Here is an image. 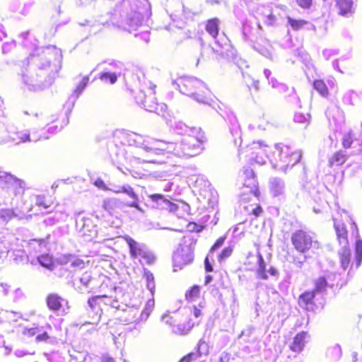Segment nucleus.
Masks as SVG:
<instances>
[{"instance_id":"680f3d73","label":"nucleus","mask_w":362,"mask_h":362,"mask_svg":"<svg viewBox=\"0 0 362 362\" xmlns=\"http://www.w3.org/2000/svg\"><path fill=\"white\" fill-rule=\"evenodd\" d=\"M265 74H266V75H267V77H268V76H269V75L270 74V71H268V70H266V71H265Z\"/></svg>"},{"instance_id":"39448f33","label":"nucleus","mask_w":362,"mask_h":362,"mask_svg":"<svg viewBox=\"0 0 362 362\" xmlns=\"http://www.w3.org/2000/svg\"><path fill=\"white\" fill-rule=\"evenodd\" d=\"M28 189L25 180L9 173L0 175V189L6 191L12 199H21Z\"/></svg>"},{"instance_id":"a18cd8bd","label":"nucleus","mask_w":362,"mask_h":362,"mask_svg":"<svg viewBox=\"0 0 362 362\" xmlns=\"http://www.w3.org/2000/svg\"><path fill=\"white\" fill-rule=\"evenodd\" d=\"M93 185L95 187H97L98 188H100V189H102L103 190L107 189V187L106 184L105 183V182L101 178L96 179L94 181Z\"/></svg>"},{"instance_id":"f8f14e48","label":"nucleus","mask_w":362,"mask_h":362,"mask_svg":"<svg viewBox=\"0 0 362 362\" xmlns=\"http://www.w3.org/2000/svg\"><path fill=\"white\" fill-rule=\"evenodd\" d=\"M333 221L339 245L341 246L349 245L348 230L345 223L337 218H334Z\"/></svg>"},{"instance_id":"a19ab883","label":"nucleus","mask_w":362,"mask_h":362,"mask_svg":"<svg viewBox=\"0 0 362 362\" xmlns=\"http://www.w3.org/2000/svg\"><path fill=\"white\" fill-rule=\"evenodd\" d=\"M198 357V354L197 353H189L187 355L184 356L179 362H192L195 361Z\"/></svg>"},{"instance_id":"f3484780","label":"nucleus","mask_w":362,"mask_h":362,"mask_svg":"<svg viewBox=\"0 0 362 362\" xmlns=\"http://www.w3.org/2000/svg\"><path fill=\"white\" fill-rule=\"evenodd\" d=\"M54 202L55 198L54 194L49 192L39 194L36 197V205L43 209L50 208L54 205Z\"/></svg>"},{"instance_id":"c756f323","label":"nucleus","mask_w":362,"mask_h":362,"mask_svg":"<svg viewBox=\"0 0 362 362\" xmlns=\"http://www.w3.org/2000/svg\"><path fill=\"white\" fill-rule=\"evenodd\" d=\"M12 218V213L8 209L0 211V228L5 226Z\"/></svg>"},{"instance_id":"9b49d317","label":"nucleus","mask_w":362,"mask_h":362,"mask_svg":"<svg viewBox=\"0 0 362 362\" xmlns=\"http://www.w3.org/2000/svg\"><path fill=\"white\" fill-rule=\"evenodd\" d=\"M244 179L243 185L251 189L250 192L255 197H259L260 192L257 187V182L255 179L254 171L250 168H244L242 171Z\"/></svg>"},{"instance_id":"3c124183","label":"nucleus","mask_w":362,"mask_h":362,"mask_svg":"<svg viewBox=\"0 0 362 362\" xmlns=\"http://www.w3.org/2000/svg\"><path fill=\"white\" fill-rule=\"evenodd\" d=\"M230 360V354L228 353H223L219 357L218 361L214 362H228Z\"/></svg>"},{"instance_id":"aec40b11","label":"nucleus","mask_w":362,"mask_h":362,"mask_svg":"<svg viewBox=\"0 0 362 362\" xmlns=\"http://www.w3.org/2000/svg\"><path fill=\"white\" fill-rule=\"evenodd\" d=\"M205 29L213 37L216 38L219 33V21L217 18L209 19L206 22Z\"/></svg>"},{"instance_id":"58836bf2","label":"nucleus","mask_w":362,"mask_h":362,"mask_svg":"<svg viewBox=\"0 0 362 362\" xmlns=\"http://www.w3.org/2000/svg\"><path fill=\"white\" fill-rule=\"evenodd\" d=\"M187 228L190 232L199 233L204 229V226L199 225L194 222H190L188 223Z\"/></svg>"},{"instance_id":"8fccbe9b","label":"nucleus","mask_w":362,"mask_h":362,"mask_svg":"<svg viewBox=\"0 0 362 362\" xmlns=\"http://www.w3.org/2000/svg\"><path fill=\"white\" fill-rule=\"evenodd\" d=\"M263 212V209L262 206L259 204H257L255 208L252 210V214L255 216L258 217Z\"/></svg>"},{"instance_id":"1a4fd4ad","label":"nucleus","mask_w":362,"mask_h":362,"mask_svg":"<svg viewBox=\"0 0 362 362\" xmlns=\"http://www.w3.org/2000/svg\"><path fill=\"white\" fill-rule=\"evenodd\" d=\"M315 296V291L306 290L299 295L298 305L307 312L314 311L317 308Z\"/></svg>"},{"instance_id":"6e6552de","label":"nucleus","mask_w":362,"mask_h":362,"mask_svg":"<svg viewBox=\"0 0 362 362\" xmlns=\"http://www.w3.org/2000/svg\"><path fill=\"white\" fill-rule=\"evenodd\" d=\"M266 147H267V145L264 141H253L246 146L244 153L246 156L249 157V160L252 163H258L259 164H264L265 160L262 157L258 160L257 155L262 154L264 148Z\"/></svg>"},{"instance_id":"a211bd4d","label":"nucleus","mask_w":362,"mask_h":362,"mask_svg":"<svg viewBox=\"0 0 362 362\" xmlns=\"http://www.w3.org/2000/svg\"><path fill=\"white\" fill-rule=\"evenodd\" d=\"M339 258L341 268L344 270L347 269L351 260V252L349 245L342 246L341 250L339 252Z\"/></svg>"},{"instance_id":"2f4dec72","label":"nucleus","mask_w":362,"mask_h":362,"mask_svg":"<svg viewBox=\"0 0 362 362\" xmlns=\"http://www.w3.org/2000/svg\"><path fill=\"white\" fill-rule=\"evenodd\" d=\"M139 257H141L147 264H152L155 261L154 255L146 250H142Z\"/></svg>"},{"instance_id":"c85d7f7f","label":"nucleus","mask_w":362,"mask_h":362,"mask_svg":"<svg viewBox=\"0 0 362 362\" xmlns=\"http://www.w3.org/2000/svg\"><path fill=\"white\" fill-rule=\"evenodd\" d=\"M233 250L234 246L233 245L224 247L217 257L218 262H221L228 258L232 255Z\"/></svg>"},{"instance_id":"37998d69","label":"nucleus","mask_w":362,"mask_h":362,"mask_svg":"<svg viewBox=\"0 0 362 362\" xmlns=\"http://www.w3.org/2000/svg\"><path fill=\"white\" fill-rule=\"evenodd\" d=\"M135 101L138 104H141L146 107V100H145V95L141 91H139L136 93V95L134 96Z\"/></svg>"},{"instance_id":"6e6d98bb","label":"nucleus","mask_w":362,"mask_h":362,"mask_svg":"<svg viewBox=\"0 0 362 362\" xmlns=\"http://www.w3.org/2000/svg\"><path fill=\"white\" fill-rule=\"evenodd\" d=\"M144 276L148 281H153V276L150 272H145Z\"/></svg>"},{"instance_id":"0eeeda50","label":"nucleus","mask_w":362,"mask_h":362,"mask_svg":"<svg viewBox=\"0 0 362 362\" xmlns=\"http://www.w3.org/2000/svg\"><path fill=\"white\" fill-rule=\"evenodd\" d=\"M193 260V250L189 246L187 247L186 250L184 247L178 248L173 255V265L179 269L191 264Z\"/></svg>"},{"instance_id":"ddd939ff","label":"nucleus","mask_w":362,"mask_h":362,"mask_svg":"<svg viewBox=\"0 0 362 362\" xmlns=\"http://www.w3.org/2000/svg\"><path fill=\"white\" fill-rule=\"evenodd\" d=\"M45 303L49 310L58 312L63 308V304L67 302L58 293H51L46 296Z\"/></svg>"},{"instance_id":"423d86ee","label":"nucleus","mask_w":362,"mask_h":362,"mask_svg":"<svg viewBox=\"0 0 362 362\" xmlns=\"http://www.w3.org/2000/svg\"><path fill=\"white\" fill-rule=\"evenodd\" d=\"M99 219L93 214L86 215L82 218L79 231L81 235L91 241L96 238L99 233Z\"/></svg>"},{"instance_id":"e2e57ef3","label":"nucleus","mask_w":362,"mask_h":362,"mask_svg":"<svg viewBox=\"0 0 362 362\" xmlns=\"http://www.w3.org/2000/svg\"><path fill=\"white\" fill-rule=\"evenodd\" d=\"M4 250L2 249H0V257L1 256V255L4 253Z\"/></svg>"},{"instance_id":"4d7b16f0","label":"nucleus","mask_w":362,"mask_h":362,"mask_svg":"<svg viewBox=\"0 0 362 362\" xmlns=\"http://www.w3.org/2000/svg\"><path fill=\"white\" fill-rule=\"evenodd\" d=\"M268 272L272 276H277L279 274L277 269H275L274 267H270Z\"/></svg>"},{"instance_id":"2eb2a0df","label":"nucleus","mask_w":362,"mask_h":362,"mask_svg":"<svg viewBox=\"0 0 362 362\" xmlns=\"http://www.w3.org/2000/svg\"><path fill=\"white\" fill-rule=\"evenodd\" d=\"M336 7L339 15L348 16L354 13V1L352 0H336Z\"/></svg>"},{"instance_id":"4be33fe9","label":"nucleus","mask_w":362,"mask_h":362,"mask_svg":"<svg viewBox=\"0 0 362 362\" xmlns=\"http://www.w3.org/2000/svg\"><path fill=\"white\" fill-rule=\"evenodd\" d=\"M200 286L198 285H193L186 291L185 297L188 302H193L197 300L200 297Z\"/></svg>"},{"instance_id":"dca6fc26","label":"nucleus","mask_w":362,"mask_h":362,"mask_svg":"<svg viewBox=\"0 0 362 362\" xmlns=\"http://www.w3.org/2000/svg\"><path fill=\"white\" fill-rule=\"evenodd\" d=\"M114 192L116 194L124 193L127 194L129 197L134 199V202L128 204L127 206L135 209H139L138 196L135 193L133 187H131L130 185H123L120 187L118 189L115 190Z\"/></svg>"},{"instance_id":"c03bdc74","label":"nucleus","mask_w":362,"mask_h":362,"mask_svg":"<svg viewBox=\"0 0 362 362\" xmlns=\"http://www.w3.org/2000/svg\"><path fill=\"white\" fill-rule=\"evenodd\" d=\"M47 238H40V239H32L28 241L29 245H33L34 243H37L40 246H46Z\"/></svg>"},{"instance_id":"72a5a7b5","label":"nucleus","mask_w":362,"mask_h":362,"mask_svg":"<svg viewBox=\"0 0 362 362\" xmlns=\"http://www.w3.org/2000/svg\"><path fill=\"white\" fill-rule=\"evenodd\" d=\"M294 121L296 123L302 124L303 126L306 127L308 124V119L306 117H305L301 112H297L294 115Z\"/></svg>"},{"instance_id":"e433bc0d","label":"nucleus","mask_w":362,"mask_h":362,"mask_svg":"<svg viewBox=\"0 0 362 362\" xmlns=\"http://www.w3.org/2000/svg\"><path fill=\"white\" fill-rule=\"evenodd\" d=\"M15 139L17 142L25 143L30 141V135L26 132H17Z\"/></svg>"},{"instance_id":"4468645a","label":"nucleus","mask_w":362,"mask_h":362,"mask_svg":"<svg viewBox=\"0 0 362 362\" xmlns=\"http://www.w3.org/2000/svg\"><path fill=\"white\" fill-rule=\"evenodd\" d=\"M348 158V154H346L342 150H338L328 158V166L329 168L341 166L346 162Z\"/></svg>"},{"instance_id":"bf43d9fd","label":"nucleus","mask_w":362,"mask_h":362,"mask_svg":"<svg viewBox=\"0 0 362 362\" xmlns=\"http://www.w3.org/2000/svg\"><path fill=\"white\" fill-rule=\"evenodd\" d=\"M212 279V277L209 275L206 276V280H205V283L206 284H208L209 282H210Z\"/></svg>"},{"instance_id":"09e8293b","label":"nucleus","mask_w":362,"mask_h":362,"mask_svg":"<svg viewBox=\"0 0 362 362\" xmlns=\"http://www.w3.org/2000/svg\"><path fill=\"white\" fill-rule=\"evenodd\" d=\"M100 362H116L115 358L111 356L108 354H105L101 356Z\"/></svg>"},{"instance_id":"603ef678","label":"nucleus","mask_w":362,"mask_h":362,"mask_svg":"<svg viewBox=\"0 0 362 362\" xmlns=\"http://www.w3.org/2000/svg\"><path fill=\"white\" fill-rule=\"evenodd\" d=\"M204 267H205L206 272H211L213 271L212 265L210 264L208 257H206L204 259Z\"/></svg>"},{"instance_id":"052dcab7","label":"nucleus","mask_w":362,"mask_h":362,"mask_svg":"<svg viewBox=\"0 0 362 362\" xmlns=\"http://www.w3.org/2000/svg\"><path fill=\"white\" fill-rule=\"evenodd\" d=\"M153 304H154V302H153V300H148V302H147V305H148V306H150V307H153Z\"/></svg>"},{"instance_id":"f03ea898","label":"nucleus","mask_w":362,"mask_h":362,"mask_svg":"<svg viewBox=\"0 0 362 362\" xmlns=\"http://www.w3.org/2000/svg\"><path fill=\"white\" fill-rule=\"evenodd\" d=\"M291 243L293 248L301 255H304V259L300 261L297 257L293 258V262L301 267L306 259V254L315 252V250L322 249V245L317 240L313 233L306 229H298L291 235Z\"/></svg>"},{"instance_id":"79ce46f5","label":"nucleus","mask_w":362,"mask_h":362,"mask_svg":"<svg viewBox=\"0 0 362 362\" xmlns=\"http://www.w3.org/2000/svg\"><path fill=\"white\" fill-rule=\"evenodd\" d=\"M192 327V325L189 323L187 325H177L175 332H178L179 334H184L190 330Z\"/></svg>"},{"instance_id":"49530a36","label":"nucleus","mask_w":362,"mask_h":362,"mask_svg":"<svg viewBox=\"0 0 362 362\" xmlns=\"http://www.w3.org/2000/svg\"><path fill=\"white\" fill-rule=\"evenodd\" d=\"M92 278L88 272H85L81 277V281L85 286H88Z\"/></svg>"},{"instance_id":"7c9ffc66","label":"nucleus","mask_w":362,"mask_h":362,"mask_svg":"<svg viewBox=\"0 0 362 362\" xmlns=\"http://www.w3.org/2000/svg\"><path fill=\"white\" fill-rule=\"evenodd\" d=\"M257 276L261 279L266 280L268 279V276L267 274V271H266V265H265L264 260L261 256L259 257V268L257 270Z\"/></svg>"},{"instance_id":"bb28decb","label":"nucleus","mask_w":362,"mask_h":362,"mask_svg":"<svg viewBox=\"0 0 362 362\" xmlns=\"http://www.w3.org/2000/svg\"><path fill=\"white\" fill-rule=\"evenodd\" d=\"M355 140L354 135L351 132L344 134L341 138V145L344 148H351Z\"/></svg>"},{"instance_id":"de8ad7c7","label":"nucleus","mask_w":362,"mask_h":362,"mask_svg":"<svg viewBox=\"0 0 362 362\" xmlns=\"http://www.w3.org/2000/svg\"><path fill=\"white\" fill-rule=\"evenodd\" d=\"M49 339V336L47 332H45L40 334H38L36 337H35V341L37 342H40V341H47L48 339Z\"/></svg>"},{"instance_id":"20e7f679","label":"nucleus","mask_w":362,"mask_h":362,"mask_svg":"<svg viewBox=\"0 0 362 362\" xmlns=\"http://www.w3.org/2000/svg\"><path fill=\"white\" fill-rule=\"evenodd\" d=\"M175 83L180 91L185 95L192 96L198 101L205 103L208 99L209 90L199 80L191 77H180Z\"/></svg>"},{"instance_id":"0e129e2a","label":"nucleus","mask_w":362,"mask_h":362,"mask_svg":"<svg viewBox=\"0 0 362 362\" xmlns=\"http://www.w3.org/2000/svg\"><path fill=\"white\" fill-rule=\"evenodd\" d=\"M360 150L362 151V144L361 145V149Z\"/></svg>"},{"instance_id":"393cba45","label":"nucleus","mask_w":362,"mask_h":362,"mask_svg":"<svg viewBox=\"0 0 362 362\" xmlns=\"http://www.w3.org/2000/svg\"><path fill=\"white\" fill-rule=\"evenodd\" d=\"M355 261L356 266L359 267L362 262V240L358 239L356 241L355 245Z\"/></svg>"},{"instance_id":"6ab92c4d","label":"nucleus","mask_w":362,"mask_h":362,"mask_svg":"<svg viewBox=\"0 0 362 362\" xmlns=\"http://www.w3.org/2000/svg\"><path fill=\"white\" fill-rule=\"evenodd\" d=\"M122 238L127 242L129 247V254L131 257L136 258L144 249L141 247L137 242L128 235L123 236Z\"/></svg>"},{"instance_id":"c9c22d12","label":"nucleus","mask_w":362,"mask_h":362,"mask_svg":"<svg viewBox=\"0 0 362 362\" xmlns=\"http://www.w3.org/2000/svg\"><path fill=\"white\" fill-rule=\"evenodd\" d=\"M226 239V235H223L221 237H219L216 242L214 243V245L211 247L209 252L213 253L216 249L220 247L223 245L225 240Z\"/></svg>"},{"instance_id":"b1692460","label":"nucleus","mask_w":362,"mask_h":362,"mask_svg":"<svg viewBox=\"0 0 362 362\" xmlns=\"http://www.w3.org/2000/svg\"><path fill=\"white\" fill-rule=\"evenodd\" d=\"M38 261L40 264L48 269L52 270L54 267V262L53 261V259L51 256L49 255H42L38 257Z\"/></svg>"},{"instance_id":"cd10ccee","label":"nucleus","mask_w":362,"mask_h":362,"mask_svg":"<svg viewBox=\"0 0 362 362\" xmlns=\"http://www.w3.org/2000/svg\"><path fill=\"white\" fill-rule=\"evenodd\" d=\"M99 78L102 81L109 82L110 84H114L117 81V76L115 73L103 72L100 74Z\"/></svg>"},{"instance_id":"412c9836","label":"nucleus","mask_w":362,"mask_h":362,"mask_svg":"<svg viewBox=\"0 0 362 362\" xmlns=\"http://www.w3.org/2000/svg\"><path fill=\"white\" fill-rule=\"evenodd\" d=\"M314 89L323 98H327L329 95V88L322 79H315L313 82Z\"/></svg>"},{"instance_id":"f257e3e1","label":"nucleus","mask_w":362,"mask_h":362,"mask_svg":"<svg viewBox=\"0 0 362 362\" xmlns=\"http://www.w3.org/2000/svg\"><path fill=\"white\" fill-rule=\"evenodd\" d=\"M206 141L204 133L199 128H192L185 134L180 143L167 142L163 140L147 141L139 146L134 158L136 164L130 170L134 177L141 179L146 176L149 171L141 170L140 164L161 163L160 158L165 154H174L177 156L193 157L199 155L203 150V144Z\"/></svg>"},{"instance_id":"5701e85b","label":"nucleus","mask_w":362,"mask_h":362,"mask_svg":"<svg viewBox=\"0 0 362 362\" xmlns=\"http://www.w3.org/2000/svg\"><path fill=\"white\" fill-rule=\"evenodd\" d=\"M107 298V295H98L92 296L88 299V303L90 308L96 312L102 311L103 299Z\"/></svg>"},{"instance_id":"4c0bfd02","label":"nucleus","mask_w":362,"mask_h":362,"mask_svg":"<svg viewBox=\"0 0 362 362\" xmlns=\"http://www.w3.org/2000/svg\"><path fill=\"white\" fill-rule=\"evenodd\" d=\"M313 0H296V4L303 9H308L313 5Z\"/></svg>"},{"instance_id":"f704fd0d","label":"nucleus","mask_w":362,"mask_h":362,"mask_svg":"<svg viewBox=\"0 0 362 362\" xmlns=\"http://www.w3.org/2000/svg\"><path fill=\"white\" fill-rule=\"evenodd\" d=\"M88 82H89V76H83L82 77L81 81L76 86V92L81 93L84 90V88L87 86Z\"/></svg>"},{"instance_id":"473e14b6","label":"nucleus","mask_w":362,"mask_h":362,"mask_svg":"<svg viewBox=\"0 0 362 362\" xmlns=\"http://www.w3.org/2000/svg\"><path fill=\"white\" fill-rule=\"evenodd\" d=\"M288 21L289 25L294 29V30H299L300 29L303 25L307 24V21L304 20H296L293 19L291 18H288Z\"/></svg>"},{"instance_id":"a878e982","label":"nucleus","mask_w":362,"mask_h":362,"mask_svg":"<svg viewBox=\"0 0 362 362\" xmlns=\"http://www.w3.org/2000/svg\"><path fill=\"white\" fill-rule=\"evenodd\" d=\"M327 287V281L324 276L319 277L315 281V288L313 289V291H315V293L322 292L325 291Z\"/></svg>"},{"instance_id":"9d476101","label":"nucleus","mask_w":362,"mask_h":362,"mask_svg":"<svg viewBox=\"0 0 362 362\" xmlns=\"http://www.w3.org/2000/svg\"><path fill=\"white\" fill-rule=\"evenodd\" d=\"M309 339V333L307 331H301L294 336L288 347L291 351L300 353L304 349Z\"/></svg>"},{"instance_id":"13d9d810","label":"nucleus","mask_w":362,"mask_h":362,"mask_svg":"<svg viewBox=\"0 0 362 362\" xmlns=\"http://www.w3.org/2000/svg\"><path fill=\"white\" fill-rule=\"evenodd\" d=\"M288 362H303V361L298 357L294 356L293 358H289Z\"/></svg>"},{"instance_id":"864d4df0","label":"nucleus","mask_w":362,"mask_h":362,"mask_svg":"<svg viewBox=\"0 0 362 362\" xmlns=\"http://www.w3.org/2000/svg\"><path fill=\"white\" fill-rule=\"evenodd\" d=\"M149 197L151 198V199L153 202H158L160 199H163V194H151L149 196Z\"/></svg>"},{"instance_id":"5fc2aeb1","label":"nucleus","mask_w":362,"mask_h":362,"mask_svg":"<svg viewBox=\"0 0 362 362\" xmlns=\"http://www.w3.org/2000/svg\"><path fill=\"white\" fill-rule=\"evenodd\" d=\"M193 314L196 317H199L202 315V310L199 309L197 306H194Z\"/></svg>"},{"instance_id":"7ed1b4c3","label":"nucleus","mask_w":362,"mask_h":362,"mask_svg":"<svg viewBox=\"0 0 362 362\" xmlns=\"http://www.w3.org/2000/svg\"><path fill=\"white\" fill-rule=\"evenodd\" d=\"M275 150L278 153V157L274 156L270 158V160L276 168L282 170L285 173L299 163L301 160V153L288 146L276 144Z\"/></svg>"},{"instance_id":"ea45409f","label":"nucleus","mask_w":362,"mask_h":362,"mask_svg":"<svg viewBox=\"0 0 362 362\" xmlns=\"http://www.w3.org/2000/svg\"><path fill=\"white\" fill-rule=\"evenodd\" d=\"M103 208L109 212L112 211L115 208V202L111 199H106L103 202Z\"/></svg>"}]
</instances>
